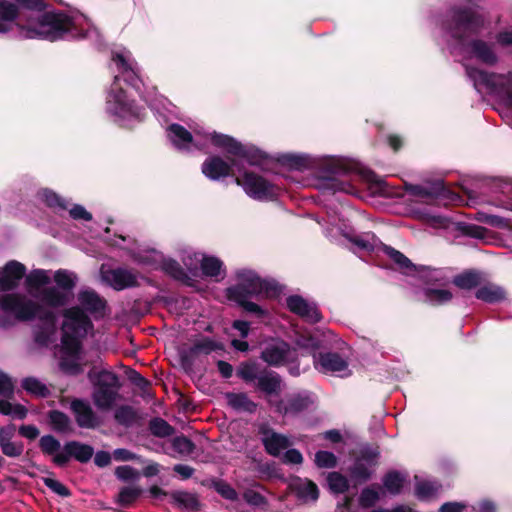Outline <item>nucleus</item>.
Returning a JSON list of instances; mask_svg holds the SVG:
<instances>
[{
  "label": "nucleus",
  "instance_id": "nucleus-1",
  "mask_svg": "<svg viewBox=\"0 0 512 512\" xmlns=\"http://www.w3.org/2000/svg\"><path fill=\"white\" fill-rule=\"evenodd\" d=\"M50 272L43 269L32 270L25 278L29 294L42 305L18 293L0 295V326H8L12 320H31L38 318L42 321L35 332V341L42 346L54 343L57 336L56 316L52 308L67 304L72 290L76 286L75 273L59 269L54 273L57 287L44 288L50 283Z\"/></svg>",
  "mask_w": 512,
  "mask_h": 512
},
{
  "label": "nucleus",
  "instance_id": "nucleus-2",
  "mask_svg": "<svg viewBox=\"0 0 512 512\" xmlns=\"http://www.w3.org/2000/svg\"><path fill=\"white\" fill-rule=\"evenodd\" d=\"M30 11L27 23L21 25L25 38L48 41L92 38L96 29L83 14L70 15L65 12L43 11L42 0H0V34L9 32L10 23L20 15L19 9Z\"/></svg>",
  "mask_w": 512,
  "mask_h": 512
},
{
  "label": "nucleus",
  "instance_id": "nucleus-3",
  "mask_svg": "<svg viewBox=\"0 0 512 512\" xmlns=\"http://www.w3.org/2000/svg\"><path fill=\"white\" fill-rule=\"evenodd\" d=\"M78 306L63 311L62 338L60 350V367L68 374H78L82 371L81 349L82 340L93 332V318L105 315L106 301L93 289L86 288L77 295Z\"/></svg>",
  "mask_w": 512,
  "mask_h": 512
},
{
  "label": "nucleus",
  "instance_id": "nucleus-4",
  "mask_svg": "<svg viewBox=\"0 0 512 512\" xmlns=\"http://www.w3.org/2000/svg\"><path fill=\"white\" fill-rule=\"evenodd\" d=\"M283 161L291 168L315 170L314 186L329 193L343 192L353 194L355 189L343 176L361 173L364 179L375 187L376 192H383L385 181L370 170H363L354 160L337 156H312L308 154H286Z\"/></svg>",
  "mask_w": 512,
  "mask_h": 512
},
{
  "label": "nucleus",
  "instance_id": "nucleus-5",
  "mask_svg": "<svg viewBox=\"0 0 512 512\" xmlns=\"http://www.w3.org/2000/svg\"><path fill=\"white\" fill-rule=\"evenodd\" d=\"M112 61L116 64L119 73L115 75L105 102V111L112 120L120 125L127 126L133 120H142L143 109L134 104L130 90L141 93L142 80L139 76V67L129 50L118 47L112 51Z\"/></svg>",
  "mask_w": 512,
  "mask_h": 512
},
{
  "label": "nucleus",
  "instance_id": "nucleus-6",
  "mask_svg": "<svg viewBox=\"0 0 512 512\" xmlns=\"http://www.w3.org/2000/svg\"><path fill=\"white\" fill-rule=\"evenodd\" d=\"M448 17L443 23V30L445 36L453 41L449 45L452 54L467 55L490 66L498 62L493 44L481 39L468 41L471 35L477 34L485 25L484 15L478 6L453 8Z\"/></svg>",
  "mask_w": 512,
  "mask_h": 512
},
{
  "label": "nucleus",
  "instance_id": "nucleus-7",
  "mask_svg": "<svg viewBox=\"0 0 512 512\" xmlns=\"http://www.w3.org/2000/svg\"><path fill=\"white\" fill-rule=\"evenodd\" d=\"M166 135L171 145L181 152L206 150L209 145H213L222 151L245 157L252 165H260L263 162L264 155L256 147L243 145L228 135L209 131L199 125L191 127L189 131L174 123L167 127Z\"/></svg>",
  "mask_w": 512,
  "mask_h": 512
},
{
  "label": "nucleus",
  "instance_id": "nucleus-8",
  "mask_svg": "<svg viewBox=\"0 0 512 512\" xmlns=\"http://www.w3.org/2000/svg\"><path fill=\"white\" fill-rule=\"evenodd\" d=\"M236 277L238 283L227 289L229 299L240 304L249 313L264 316L266 311L247 298L250 296L274 297L280 292L279 285L272 279L259 277L256 272L249 269L237 271Z\"/></svg>",
  "mask_w": 512,
  "mask_h": 512
},
{
  "label": "nucleus",
  "instance_id": "nucleus-9",
  "mask_svg": "<svg viewBox=\"0 0 512 512\" xmlns=\"http://www.w3.org/2000/svg\"><path fill=\"white\" fill-rule=\"evenodd\" d=\"M334 337L330 330L322 332L321 338L316 335H301L296 340V346L303 351L302 354L313 356L314 367L319 372L345 377L350 374L346 359L333 352L317 353L320 349L329 348Z\"/></svg>",
  "mask_w": 512,
  "mask_h": 512
},
{
  "label": "nucleus",
  "instance_id": "nucleus-10",
  "mask_svg": "<svg viewBox=\"0 0 512 512\" xmlns=\"http://www.w3.org/2000/svg\"><path fill=\"white\" fill-rule=\"evenodd\" d=\"M465 71L477 92L486 93L512 107V70L501 74L465 65Z\"/></svg>",
  "mask_w": 512,
  "mask_h": 512
},
{
  "label": "nucleus",
  "instance_id": "nucleus-11",
  "mask_svg": "<svg viewBox=\"0 0 512 512\" xmlns=\"http://www.w3.org/2000/svg\"><path fill=\"white\" fill-rule=\"evenodd\" d=\"M88 378L93 386L92 401L102 411L110 410L119 398L120 382L118 376L109 370L92 369Z\"/></svg>",
  "mask_w": 512,
  "mask_h": 512
},
{
  "label": "nucleus",
  "instance_id": "nucleus-12",
  "mask_svg": "<svg viewBox=\"0 0 512 512\" xmlns=\"http://www.w3.org/2000/svg\"><path fill=\"white\" fill-rule=\"evenodd\" d=\"M326 236L336 238L342 235L360 250L374 251L382 246L381 241L373 233L357 234L354 229L346 223V220L336 210L327 211Z\"/></svg>",
  "mask_w": 512,
  "mask_h": 512
},
{
  "label": "nucleus",
  "instance_id": "nucleus-13",
  "mask_svg": "<svg viewBox=\"0 0 512 512\" xmlns=\"http://www.w3.org/2000/svg\"><path fill=\"white\" fill-rule=\"evenodd\" d=\"M235 183L241 186L244 192L257 201H272L280 194V188L265 177L248 171L242 164V171L235 177Z\"/></svg>",
  "mask_w": 512,
  "mask_h": 512
},
{
  "label": "nucleus",
  "instance_id": "nucleus-14",
  "mask_svg": "<svg viewBox=\"0 0 512 512\" xmlns=\"http://www.w3.org/2000/svg\"><path fill=\"white\" fill-rule=\"evenodd\" d=\"M263 155V162L260 165H256L257 167H261L266 163L267 155L259 150ZM226 153V151H224ZM228 154V152H227ZM229 155L233 156L230 159V162L224 161L222 158L218 156H211L207 158L202 164V173L211 180H220L228 175H233L234 177L238 176L239 172L242 171V164L247 163L250 164L245 157L237 156L229 153Z\"/></svg>",
  "mask_w": 512,
  "mask_h": 512
},
{
  "label": "nucleus",
  "instance_id": "nucleus-15",
  "mask_svg": "<svg viewBox=\"0 0 512 512\" xmlns=\"http://www.w3.org/2000/svg\"><path fill=\"white\" fill-rule=\"evenodd\" d=\"M316 402V397L308 391L287 395L284 399L274 404L276 412L283 416L295 417L311 410Z\"/></svg>",
  "mask_w": 512,
  "mask_h": 512
},
{
  "label": "nucleus",
  "instance_id": "nucleus-16",
  "mask_svg": "<svg viewBox=\"0 0 512 512\" xmlns=\"http://www.w3.org/2000/svg\"><path fill=\"white\" fill-rule=\"evenodd\" d=\"M297 358V350L282 340H273L261 352V359L270 366L294 363Z\"/></svg>",
  "mask_w": 512,
  "mask_h": 512
},
{
  "label": "nucleus",
  "instance_id": "nucleus-17",
  "mask_svg": "<svg viewBox=\"0 0 512 512\" xmlns=\"http://www.w3.org/2000/svg\"><path fill=\"white\" fill-rule=\"evenodd\" d=\"M70 407L79 427L94 429L102 423L100 416L93 410L87 400L74 399Z\"/></svg>",
  "mask_w": 512,
  "mask_h": 512
},
{
  "label": "nucleus",
  "instance_id": "nucleus-18",
  "mask_svg": "<svg viewBox=\"0 0 512 512\" xmlns=\"http://www.w3.org/2000/svg\"><path fill=\"white\" fill-rule=\"evenodd\" d=\"M26 274L24 264L11 260L0 268V291L14 290Z\"/></svg>",
  "mask_w": 512,
  "mask_h": 512
},
{
  "label": "nucleus",
  "instance_id": "nucleus-19",
  "mask_svg": "<svg viewBox=\"0 0 512 512\" xmlns=\"http://www.w3.org/2000/svg\"><path fill=\"white\" fill-rule=\"evenodd\" d=\"M102 279L115 290H123L137 285V277L127 269L102 270Z\"/></svg>",
  "mask_w": 512,
  "mask_h": 512
},
{
  "label": "nucleus",
  "instance_id": "nucleus-20",
  "mask_svg": "<svg viewBox=\"0 0 512 512\" xmlns=\"http://www.w3.org/2000/svg\"><path fill=\"white\" fill-rule=\"evenodd\" d=\"M287 306L289 310L305 321L316 323L321 319L320 313L314 303H310L301 296L293 295L287 298Z\"/></svg>",
  "mask_w": 512,
  "mask_h": 512
},
{
  "label": "nucleus",
  "instance_id": "nucleus-21",
  "mask_svg": "<svg viewBox=\"0 0 512 512\" xmlns=\"http://www.w3.org/2000/svg\"><path fill=\"white\" fill-rule=\"evenodd\" d=\"M261 439L266 451L275 457L282 455L292 445L289 437L268 428L262 430Z\"/></svg>",
  "mask_w": 512,
  "mask_h": 512
},
{
  "label": "nucleus",
  "instance_id": "nucleus-22",
  "mask_svg": "<svg viewBox=\"0 0 512 512\" xmlns=\"http://www.w3.org/2000/svg\"><path fill=\"white\" fill-rule=\"evenodd\" d=\"M414 270L425 287L445 286L449 283V278L442 269L430 267H421L420 269H416L414 267Z\"/></svg>",
  "mask_w": 512,
  "mask_h": 512
},
{
  "label": "nucleus",
  "instance_id": "nucleus-23",
  "mask_svg": "<svg viewBox=\"0 0 512 512\" xmlns=\"http://www.w3.org/2000/svg\"><path fill=\"white\" fill-rule=\"evenodd\" d=\"M200 268L204 276L215 278L216 281L225 277L223 262L215 256L204 254L203 258H200Z\"/></svg>",
  "mask_w": 512,
  "mask_h": 512
},
{
  "label": "nucleus",
  "instance_id": "nucleus-24",
  "mask_svg": "<svg viewBox=\"0 0 512 512\" xmlns=\"http://www.w3.org/2000/svg\"><path fill=\"white\" fill-rule=\"evenodd\" d=\"M291 488L296 496L304 502L315 501L319 496L316 484L307 479L294 480L291 484Z\"/></svg>",
  "mask_w": 512,
  "mask_h": 512
},
{
  "label": "nucleus",
  "instance_id": "nucleus-25",
  "mask_svg": "<svg viewBox=\"0 0 512 512\" xmlns=\"http://www.w3.org/2000/svg\"><path fill=\"white\" fill-rule=\"evenodd\" d=\"M257 387L267 395H276L281 390V378L272 371H264L257 379Z\"/></svg>",
  "mask_w": 512,
  "mask_h": 512
},
{
  "label": "nucleus",
  "instance_id": "nucleus-26",
  "mask_svg": "<svg viewBox=\"0 0 512 512\" xmlns=\"http://www.w3.org/2000/svg\"><path fill=\"white\" fill-rule=\"evenodd\" d=\"M477 299L486 303L494 304L505 299L504 289L496 284H486L478 288L475 293Z\"/></svg>",
  "mask_w": 512,
  "mask_h": 512
},
{
  "label": "nucleus",
  "instance_id": "nucleus-27",
  "mask_svg": "<svg viewBox=\"0 0 512 512\" xmlns=\"http://www.w3.org/2000/svg\"><path fill=\"white\" fill-rule=\"evenodd\" d=\"M132 258L141 265L158 269L159 263L162 260V253L155 249L138 248L132 252Z\"/></svg>",
  "mask_w": 512,
  "mask_h": 512
},
{
  "label": "nucleus",
  "instance_id": "nucleus-28",
  "mask_svg": "<svg viewBox=\"0 0 512 512\" xmlns=\"http://www.w3.org/2000/svg\"><path fill=\"white\" fill-rule=\"evenodd\" d=\"M440 287H424L422 290L423 300L431 305H443L451 301L452 293Z\"/></svg>",
  "mask_w": 512,
  "mask_h": 512
},
{
  "label": "nucleus",
  "instance_id": "nucleus-29",
  "mask_svg": "<svg viewBox=\"0 0 512 512\" xmlns=\"http://www.w3.org/2000/svg\"><path fill=\"white\" fill-rule=\"evenodd\" d=\"M377 456V452L371 451L370 455L366 458L367 463L363 459H358L351 469V475L359 481L368 480L372 475L370 466L375 465Z\"/></svg>",
  "mask_w": 512,
  "mask_h": 512
},
{
  "label": "nucleus",
  "instance_id": "nucleus-30",
  "mask_svg": "<svg viewBox=\"0 0 512 512\" xmlns=\"http://www.w3.org/2000/svg\"><path fill=\"white\" fill-rule=\"evenodd\" d=\"M224 345L221 341H218L211 337H200L195 340L190 351L192 354H211L212 352L222 351Z\"/></svg>",
  "mask_w": 512,
  "mask_h": 512
},
{
  "label": "nucleus",
  "instance_id": "nucleus-31",
  "mask_svg": "<svg viewBox=\"0 0 512 512\" xmlns=\"http://www.w3.org/2000/svg\"><path fill=\"white\" fill-rule=\"evenodd\" d=\"M259 490L265 491V488L257 482L244 490L243 499L248 505L263 508L268 504L266 497Z\"/></svg>",
  "mask_w": 512,
  "mask_h": 512
},
{
  "label": "nucleus",
  "instance_id": "nucleus-32",
  "mask_svg": "<svg viewBox=\"0 0 512 512\" xmlns=\"http://www.w3.org/2000/svg\"><path fill=\"white\" fill-rule=\"evenodd\" d=\"M226 399L229 406L237 411L252 413L256 410V404L244 393H227Z\"/></svg>",
  "mask_w": 512,
  "mask_h": 512
},
{
  "label": "nucleus",
  "instance_id": "nucleus-33",
  "mask_svg": "<svg viewBox=\"0 0 512 512\" xmlns=\"http://www.w3.org/2000/svg\"><path fill=\"white\" fill-rule=\"evenodd\" d=\"M407 190L411 195L416 196L425 202H429L435 196L442 194L443 183L437 182L431 189H428L420 185H409L407 186Z\"/></svg>",
  "mask_w": 512,
  "mask_h": 512
},
{
  "label": "nucleus",
  "instance_id": "nucleus-34",
  "mask_svg": "<svg viewBox=\"0 0 512 512\" xmlns=\"http://www.w3.org/2000/svg\"><path fill=\"white\" fill-rule=\"evenodd\" d=\"M158 268H161L162 270H164L167 274H169L173 278H175L177 280H181V281L189 284L188 283V281L190 280L189 277L186 275V273L184 272V270L180 266V264L177 261H175L174 259L166 258L162 254V260L160 261Z\"/></svg>",
  "mask_w": 512,
  "mask_h": 512
},
{
  "label": "nucleus",
  "instance_id": "nucleus-35",
  "mask_svg": "<svg viewBox=\"0 0 512 512\" xmlns=\"http://www.w3.org/2000/svg\"><path fill=\"white\" fill-rule=\"evenodd\" d=\"M66 450L70 453L71 457L80 462H87L93 456V448L89 445L82 444L77 441L67 442L65 444Z\"/></svg>",
  "mask_w": 512,
  "mask_h": 512
},
{
  "label": "nucleus",
  "instance_id": "nucleus-36",
  "mask_svg": "<svg viewBox=\"0 0 512 512\" xmlns=\"http://www.w3.org/2000/svg\"><path fill=\"white\" fill-rule=\"evenodd\" d=\"M481 274L476 271H468L454 277L453 283L465 290H471L481 284Z\"/></svg>",
  "mask_w": 512,
  "mask_h": 512
},
{
  "label": "nucleus",
  "instance_id": "nucleus-37",
  "mask_svg": "<svg viewBox=\"0 0 512 512\" xmlns=\"http://www.w3.org/2000/svg\"><path fill=\"white\" fill-rule=\"evenodd\" d=\"M382 482L388 493L397 495L401 492L404 476L397 471H391L383 477Z\"/></svg>",
  "mask_w": 512,
  "mask_h": 512
},
{
  "label": "nucleus",
  "instance_id": "nucleus-38",
  "mask_svg": "<svg viewBox=\"0 0 512 512\" xmlns=\"http://www.w3.org/2000/svg\"><path fill=\"white\" fill-rule=\"evenodd\" d=\"M416 216L434 228H449L451 221L447 217L433 214L429 211L415 212Z\"/></svg>",
  "mask_w": 512,
  "mask_h": 512
},
{
  "label": "nucleus",
  "instance_id": "nucleus-39",
  "mask_svg": "<svg viewBox=\"0 0 512 512\" xmlns=\"http://www.w3.org/2000/svg\"><path fill=\"white\" fill-rule=\"evenodd\" d=\"M150 432L160 438L169 437L174 433V428L164 419L155 417L149 422Z\"/></svg>",
  "mask_w": 512,
  "mask_h": 512
},
{
  "label": "nucleus",
  "instance_id": "nucleus-40",
  "mask_svg": "<svg viewBox=\"0 0 512 512\" xmlns=\"http://www.w3.org/2000/svg\"><path fill=\"white\" fill-rule=\"evenodd\" d=\"M380 499V487L370 486L364 488L359 496L360 507L367 509L373 507Z\"/></svg>",
  "mask_w": 512,
  "mask_h": 512
},
{
  "label": "nucleus",
  "instance_id": "nucleus-41",
  "mask_svg": "<svg viewBox=\"0 0 512 512\" xmlns=\"http://www.w3.org/2000/svg\"><path fill=\"white\" fill-rule=\"evenodd\" d=\"M114 417L118 424L125 427L132 426L137 420V415L134 409L126 405L117 408Z\"/></svg>",
  "mask_w": 512,
  "mask_h": 512
},
{
  "label": "nucleus",
  "instance_id": "nucleus-42",
  "mask_svg": "<svg viewBox=\"0 0 512 512\" xmlns=\"http://www.w3.org/2000/svg\"><path fill=\"white\" fill-rule=\"evenodd\" d=\"M261 373L255 362H243L237 369V376L246 382L257 381Z\"/></svg>",
  "mask_w": 512,
  "mask_h": 512
},
{
  "label": "nucleus",
  "instance_id": "nucleus-43",
  "mask_svg": "<svg viewBox=\"0 0 512 512\" xmlns=\"http://www.w3.org/2000/svg\"><path fill=\"white\" fill-rule=\"evenodd\" d=\"M39 197L43 200L49 207L66 210L68 207V203L58 196L56 193L49 189H43L39 192Z\"/></svg>",
  "mask_w": 512,
  "mask_h": 512
},
{
  "label": "nucleus",
  "instance_id": "nucleus-44",
  "mask_svg": "<svg viewBox=\"0 0 512 512\" xmlns=\"http://www.w3.org/2000/svg\"><path fill=\"white\" fill-rule=\"evenodd\" d=\"M22 387L27 392L36 396L45 397L49 394V390L46 387V385H44L41 381L33 377L25 378L22 381Z\"/></svg>",
  "mask_w": 512,
  "mask_h": 512
},
{
  "label": "nucleus",
  "instance_id": "nucleus-45",
  "mask_svg": "<svg viewBox=\"0 0 512 512\" xmlns=\"http://www.w3.org/2000/svg\"><path fill=\"white\" fill-rule=\"evenodd\" d=\"M439 486L435 482L420 481L416 484L415 493L420 500H428L435 496Z\"/></svg>",
  "mask_w": 512,
  "mask_h": 512
},
{
  "label": "nucleus",
  "instance_id": "nucleus-46",
  "mask_svg": "<svg viewBox=\"0 0 512 512\" xmlns=\"http://www.w3.org/2000/svg\"><path fill=\"white\" fill-rule=\"evenodd\" d=\"M204 253L194 251L193 249H186L182 252L181 260L186 268L194 273L200 266V258H203Z\"/></svg>",
  "mask_w": 512,
  "mask_h": 512
},
{
  "label": "nucleus",
  "instance_id": "nucleus-47",
  "mask_svg": "<svg viewBox=\"0 0 512 512\" xmlns=\"http://www.w3.org/2000/svg\"><path fill=\"white\" fill-rule=\"evenodd\" d=\"M329 488L334 493H344L349 488L348 480L338 472H332L327 477Z\"/></svg>",
  "mask_w": 512,
  "mask_h": 512
},
{
  "label": "nucleus",
  "instance_id": "nucleus-48",
  "mask_svg": "<svg viewBox=\"0 0 512 512\" xmlns=\"http://www.w3.org/2000/svg\"><path fill=\"white\" fill-rule=\"evenodd\" d=\"M142 490L137 486H127L120 490L118 502L122 506H128L138 499Z\"/></svg>",
  "mask_w": 512,
  "mask_h": 512
},
{
  "label": "nucleus",
  "instance_id": "nucleus-49",
  "mask_svg": "<svg viewBox=\"0 0 512 512\" xmlns=\"http://www.w3.org/2000/svg\"><path fill=\"white\" fill-rule=\"evenodd\" d=\"M172 447L180 456H189L195 449L194 443L185 436L175 437Z\"/></svg>",
  "mask_w": 512,
  "mask_h": 512
},
{
  "label": "nucleus",
  "instance_id": "nucleus-50",
  "mask_svg": "<svg viewBox=\"0 0 512 512\" xmlns=\"http://www.w3.org/2000/svg\"><path fill=\"white\" fill-rule=\"evenodd\" d=\"M213 488L220 494L224 499L230 501H236L238 499L237 491L227 482L218 480L213 482Z\"/></svg>",
  "mask_w": 512,
  "mask_h": 512
},
{
  "label": "nucleus",
  "instance_id": "nucleus-51",
  "mask_svg": "<svg viewBox=\"0 0 512 512\" xmlns=\"http://www.w3.org/2000/svg\"><path fill=\"white\" fill-rule=\"evenodd\" d=\"M50 421L53 428L59 432H65L70 427V419L64 413L52 411L50 413Z\"/></svg>",
  "mask_w": 512,
  "mask_h": 512
},
{
  "label": "nucleus",
  "instance_id": "nucleus-52",
  "mask_svg": "<svg viewBox=\"0 0 512 512\" xmlns=\"http://www.w3.org/2000/svg\"><path fill=\"white\" fill-rule=\"evenodd\" d=\"M384 251L396 264L399 265L400 268L410 269L414 267L411 261L396 249L389 246H384Z\"/></svg>",
  "mask_w": 512,
  "mask_h": 512
},
{
  "label": "nucleus",
  "instance_id": "nucleus-53",
  "mask_svg": "<svg viewBox=\"0 0 512 512\" xmlns=\"http://www.w3.org/2000/svg\"><path fill=\"white\" fill-rule=\"evenodd\" d=\"M39 445L43 453L53 455L60 450V442L51 435L42 436Z\"/></svg>",
  "mask_w": 512,
  "mask_h": 512
},
{
  "label": "nucleus",
  "instance_id": "nucleus-54",
  "mask_svg": "<svg viewBox=\"0 0 512 512\" xmlns=\"http://www.w3.org/2000/svg\"><path fill=\"white\" fill-rule=\"evenodd\" d=\"M315 463L320 468H332L336 465V457L332 452L318 451L315 455Z\"/></svg>",
  "mask_w": 512,
  "mask_h": 512
},
{
  "label": "nucleus",
  "instance_id": "nucleus-55",
  "mask_svg": "<svg viewBox=\"0 0 512 512\" xmlns=\"http://www.w3.org/2000/svg\"><path fill=\"white\" fill-rule=\"evenodd\" d=\"M43 482L49 489H51L54 493L58 494L59 496L66 497L70 495L69 490L56 479H53L51 477H44Z\"/></svg>",
  "mask_w": 512,
  "mask_h": 512
},
{
  "label": "nucleus",
  "instance_id": "nucleus-56",
  "mask_svg": "<svg viewBox=\"0 0 512 512\" xmlns=\"http://www.w3.org/2000/svg\"><path fill=\"white\" fill-rule=\"evenodd\" d=\"M1 447L3 454L8 457H19L24 450V446L21 442H5Z\"/></svg>",
  "mask_w": 512,
  "mask_h": 512
},
{
  "label": "nucleus",
  "instance_id": "nucleus-57",
  "mask_svg": "<svg viewBox=\"0 0 512 512\" xmlns=\"http://www.w3.org/2000/svg\"><path fill=\"white\" fill-rule=\"evenodd\" d=\"M116 476L123 481L139 478V473L131 466L123 465L116 468Z\"/></svg>",
  "mask_w": 512,
  "mask_h": 512
},
{
  "label": "nucleus",
  "instance_id": "nucleus-58",
  "mask_svg": "<svg viewBox=\"0 0 512 512\" xmlns=\"http://www.w3.org/2000/svg\"><path fill=\"white\" fill-rule=\"evenodd\" d=\"M174 499L180 506L187 509H194L197 505V499L194 495L189 493H177L175 494Z\"/></svg>",
  "mask_w": 512,
  "mask_h": 512
},
{
  "label": "nucleus",
  "instance_id": "nucleus-59",
  "mask_svg": "<svg viewBox=\"0 0 512 512\" xmlns=\"http://www.w3.org/2000/svg\"><path fill=\"white\" fill-rule=\"evenodd\" d=\"M14 391L12 379L3 372H0V396L10 397Z\"/></svg>",
  "mask_w": 512,
  "mask_h": 512
},
{
  "label": "nucleus",
  "instance_id": "nucleus-60",
  "mask_svg": "<svg viewBox=\"0 0 512 512\" xmlns=\"http://www.w3.org/2000/svg\"><path fill=\"white\" fill-rule=\"evenodd\" d=\"M282 460L287 464H301L303 462V456L297 449H286L282 453Z\"/></svg>",
  "mask_w": 512,
  "mask_h": 512
},
{
  "label": "nucleus",
  "instance_id": "nucleus-61",
  "mask_svg": "<svg viewBox=\"0 0 512 512\" xmlns=\"http://www.w3.org/2000/svg\"><path fill=\"white\" fill-rule=\"evenodd\" d=\"M69 214L75 220L90 221L92 219L91 213H89L83 206L78 204L74 205L69 210Z\"/></svg>",
  "mask_w": 512,
  "mask_h": 512
},
{
  "label": "nucleus",
  "instance_id": "nucleus-62",
  "mask_svg": "<svg viewBox=\"0 0 512 512\" xmlns=\"http://www.w3.org/2000/svg\"><path fill=\"white\" fill-rule=\"evenodd\" d=\"M466 507L464 502H446L441 505L439 512H463Z\"/></svg>",
  "mask_w": 512,
  "mask_h": 512
},
{
  "label": "nucleus",
  "instance_id": "nucleus-63",
  "mask_svg": "<svg viewBox=\"0 0 512 512\" xmlns=\"http://www.w3.org/2000/svg\"><path fill=\"white\" fill-rule=\"evenodd\" d=\"M496 42L503 47L512 46V29H505L496 35Z\"/></svg>",
  "mask_w": 512,
  "mask_h": 512
},
{
  "label": "nucleus",
  "instance_id": "nucleus-64",
  "mask_svg": "<svg viewBox=\"0 0 512 512\" xmlns=\"http://www.w3.org/2000/svg\"><path fill=\"white\" fill-rule=\"evenodd\" d=\"M113 456L117 461H130L138 458L136 454L124 448L114 450Z\"/></svg>",
  "mask_w": 512,
  "mask_h": 512
}]
</instances>
